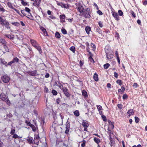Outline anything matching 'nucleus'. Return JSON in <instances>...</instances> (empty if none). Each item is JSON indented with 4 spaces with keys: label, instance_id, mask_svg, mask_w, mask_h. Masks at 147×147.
I'll list each match as a JSON object with an SVG mask.
<instances>
[{
    "label": "nucleus",
    "instance_id": "55",
    "mask_svg": "<svg viewBox=\"0 0 147 147\" xmlns=\"http://www.w3.org/2000/svg\"><path fill=\"white\" fill-rule=\"evenodd\" d=\"M21 3L24 6H26L28 4L27 2L24 1H22V2Z\"/></svg>",
    "mask_w": 147,
    "mask_h": 147
},
{
    "label": "nucleus",
    "instance_id": "39",
    "mask_svg": "<svg viewBox=\"0 0 147 147\" xmlns=\"http://www.w3.org/2000/svg\"><path fill=\"white\" fill-rule=\"evenodd\" d=\"M118 13L119 15L120 16H122L123 14V12L121 10H119L118 11Z\"/></svg>",
    "mask_w": 147,
    "mask_h": 147
},
{
    "label": "nucleus",
    "instance_id": "50",
    "mask_svg": "<svg viewBox=\"0 0 147 147\" xmlns=\"http://www.w3.org/2000/svg\"><path fill=\"white\" fill-rule=\"evenodd\" d=\"M128 96L126 94H124L123 96V99H125L127 98Z\"/></svg>",
    "mask_w": 147,
    "mask_h": 147
},
{
    "label": "nucleus",
    "instance_id": "14",
    "mask_svg": "<svg viewBox=\"0 0 147 147\" xmlns=\"http://www.w3.org/2000/svg\"><path fill=\"white\" fill-rule=\"evenodd\" d=\"M0 96L1 98V99L3 101H5V100L6 99H7L8 97L5 94H2Z\"/></svg>",
    "mask_w": 147,
    "mask_h": 147
},
{
    "label": "nucleus",
    "instance_id": "41",
    "mask_svg": "<svg viewBox=\"0 0 147 147\" xmlns=\"http://www.w3.org/2000/svg\"><path fill=\"white\" fill-rule=\"evenodd\" d=\"M25 11L28 13H30V11L31 10L30 9H29L28 7H25Z\"/></svg>",
    "mask_w": 147,
    "mask_h": 147
},
{
    "label": "nucleus",
    "instance_id": "5",
    "mask_svg": "<svg viewBox=\"0 0 147 147\" xmlns=\"http://www.w3.org/2000/svg\"><path fill=\"white\" fill-rule=\"evenodd\" d=\"M54 85L55 86H57L59 87L60 89L63 90V92H64V89L63 88V86L62 84L60 83L58 81H56L54 83Z\"/></svg>",
    "mask_w": 147,
    "mask_h": 147
},
{
    "label": "nucleus",
    "instance_id": "59",
    "mask_svg": "<svg viewBox=\"0 0 147 147\" xmlns=\"http://www.w3.org/2000/svg\"><path fill=\"white\" fill-rule=\"evenodd\" d=\"M5 11V9L3 7H1L0 8V11H2V12H4Z\"/></svg>",
    "mask_w": 147,
    "mask_h": 147
},
{
    "label": "nucleus",
    "instance_id": "19",
    "mask_svg": "<svg viewBox=\"0 0 147 147\" xmlns=\"http://www.w3.org/2000/svg\"><path fill=\"white\" fill-rule=\"evenodd\" d=\"M93 78L94 80L96 81H97L98 80V75L96 73H95L94 74Z\"/></svg>",
    "mask_w": 147,
    "mask_h": 147
},
{
    "label": "nucleus",
    "instance_id": "16",
    "mask_svg": "<svg viewBox=\"0 0 147 147\" xmlns=\"http://www.w3.org/2000/svg\"><path fill=\"white\" fill-rule=\"evenodd\" d=\"M35 126L33 124H32L30 126L32 128L33 131L34 132L36 131V128H37L36 123H35Z\"/></svg>",
    "mask_w": 147,
    "mask_h": 147
},
{
    "label": "nucleus",
    "instance_id": "11",
    "mask_svg": "<svg viewBox=\"0 0 147 147\" xmlns=\"http://www.w3.org/2000/svg\"><path fill=\"white\" fill-rule=\"evenodd\" d=\"M30 42L32 45L34 47L38 45L36 41L34 40H31Z\"/></svg>",
    "mask_w": 147,
    "mask_h": 147
},
{
    "label": "nucleus",
    "instance_id": "54",
    "mask_svg": "<svg viewBox=\"0 0 147 147\" xmlns=\"http://www.w3.org/2000/svg\"><path fill=\"white\" fill-rule=\"evenodd\" d=\"M114 77L116 78H118V74L116 72H115L114 73Z\"/></svg>",
    "mask_w": 147,
    "mask_h": 147
},
{
    "label": "nucleus",
    "instance_id": "48",
    "mask_svg": "<svg viewBox=\"0 0 147 147\" xmlns=\"http://www.w3.org/2000/svg\"><path fill=\"white\" fill-rule=\"evenodd\" d=\"M1 63L5 65H6L7 63V62H6L4 59H1Z\"/></svg>",
    "mask_w": 147,
    "mask_h": 147
},
{
    "label": "nucleus",
    "instance_id": "64",
    "mask_svg": "<svg viewBox=\"0 0 147 147\" xmlns=\"http://www.w3.org/2000/svg\"><path fill=\"white\" fill-rule=\"evenodd\" d=\"M138 86V84L136 83H134L133 85V86L135 88H136Z\"/></svg>",
    "mask_w": 147,
    "mask_h": 147
},
{
    "label": "nucleus",
    "instance_id": "60",
    "mask_svg": "<svg viewBox=\"0 0 147 147\" xmlns=\"http://www.w3.org/2000/svg\"><path fill=\"white\" fill-rule=\"evenodd\" d=\"M13 9H14L19 15L20 14V11L16 9L15 8H14Z\"/></svg>",
    "mask_w": 147,
    "mask_h": 147
},
{
    "label": "nucleus",
    "instance_id": "4",
    "mask_svg": "<svg viewBox=\"0 0 147 147\" xmlns=\"http://www.w3.org/2000/svg\"><path fill=\"white\" fill-rule=\"evenodd\" d=\"M1 24L3 26H5L7 29H10V27L9 26V23L5 20H3L1 23Z\"/></svg>",
    "mask_w": 147,
    "mask_h": 147
},
{
    "label": "nucleus",
    "instance_id": "63",
    "mask_svg": "<svg viewBox=\"0 0 147 147\" xmlns=\"http://www.w3.org/2000/svg\"><path fill=\"white\" fill-rule=\"evenodd\" d=\"M84 63L82 61H80V65L81 67L82 66Z\"/></svg>",
    "mask_w": 147,
    "mask_h": 147
},
{
    "label": "nucleus",
    "instance_id": "21",
    "mask_svg": "<svg viewBox=\"0 0 147 147\" xmlns=\"http://www.w3.org/2000/svg\"><path fill=\"white\" fill-rule=\"evenodd\" d=\"M67 89L65 88V95L67 97H69L70 96V94L67 92Z\"/></svg>",
    "mask_w": 147,
    "mask_h": 147
},
{
    "label": "nucleus",
    "instance_id": "46",
    "mask_svg": "<svg viewBox=\"0 0 147 147\" xmlns=\"http://www.w3.org/2000/svg\"><path fill=\"white\" fill-rule=\"evenodd\" d=\"M25 123L26 124L28 125L29 126H30L32 124L30 123V122L28 121L27 120H26L25 121Z\"/></svg>",
    "mask_w": 147,
    "mask_h": 147
},
{
    "label": "nucleus",
    "instance_id": "51",
    "mask_svg": "<svg viewBox=\"0 0 147 147\" xmlns=\"http://www.w3.org/2000/svg\"><path fill=\"white\" fill-rule=\"evenodd\" d=\"M97 108L98 111L101 110L102 109V106L100 105L98 106L97 107Z\"/></svg>",
    "mask_w": 147,
    "mask_h": 147
},
{
    "label": "nucleus",
    "instance_id": "62",
    "mask_svg": "<svg viewBox=\"0 0 147 147\" xmlns=\"http://www.w3.org/2000/svg\"><path fill=\"white\" fill-rule=\"evenodd\" d=\"M122 105L121 104H118V105H117V107H118L120 109H122Z\"/></svg>",
    "mask_w": 147,
    "mask_h": 147
},
{
    "label": "nucleus",
    "instance_id": "29",
    "mask_svg": "<svg viewBox=\"0 0 147 147\" xmlns=\"http://www.w3.org/2000/svg\"><path fill=\"white\" fill-rule=\"evenodd\" d=\"M74 115L77 117L80 114L79 111L78 110H76L74 112Z\"/></svg>",
    "mask_w": 147,
    "mask_h": 147
},
{
    "label": "nucleus",
    "instance_id": "37",
    "mask_svg": "<svg viewBox=\"0 0 147 147\" xmlns=\"http://www.w3.org/2000/svg\"><path fill=\"white\" fill-rule=\"evenodd\" d=\"M15 129H11L10 133L11 135H13L15 133Z\"/></svg>",
    "mask_w": 147,
    "mask_h": 147
},
{
    "label": "nucleus",
    "instance_id": "34",
    "mask_svg": "<svg viewBox=\"0 0 147 147\" xmlns=\"http://www.w3.org/2000/svg\"><path fill=\"white\" fill-rule=\"evenodd\" d=\"M106 55L107 58L108 59H111L113 57V55H109L107 54Z\"/></svg>",
    "mask_w": 147,
    "mask_h": 147
},
{
    "label": "nucleus",
    "instance_id": "24",
    "mask_svg": "<svg viewBox=\"0 0 147 147\" xmlns=\"http://www.w3.org/2000/svg\"><path fill=\"white\" fill-rule=\"evenodd\" d=\"M82 94L85 97L88 96L87 92L84 90H83L82 91Z\"/></svg>",
    "mask_w": 147,
    "mask_h": 147
},
{
    "label": "nucleus",
    "instance_id": "13",
    "mask_svg": "<svg viewBox=\"0 0 147 147\" xmlns=\"http://www.w3.org/2000/svg\"><path fill=\"white\" fill-rule=\"evenodd\" d=\"M34 47L38 51L40 54H41L42 53V51L40 47L38 45Z\"/></svg>",
    "mask_w": 147,
    "mask_h": 147
},
{
    "label": "nucleus",
    "instance_id": "42",
    "mask_svg": "<svg viewBox=\"0 0 147 147\" xmlns=\"http://www.w3.org/2000/svg\"><path fill=\"white\" fill-rule=\"evenodd\" d=\"M102 118L104 121H107V119L105 115H102Z\"/></svg>",
    "mask_w": 147,
    "mask_h": 147
},
{
    "label": "nucleus",
    "instance_id": "22",
    "mask_svg": "<svg viewBox=\"0 0 147 147\" xmlns=\"http://www.w3.org/2000/svg\"><path fill=\"white\" fill-rule=\"evenodd\" d=\"M94 140L95 142L98 144H99V143L100 142V139L96 137H95L94 138Z\"/></svg>",
    "mask_w": 147,
    "mask_h": 147
},
{
    "label": "nucleus",
    "instance_id": "17",
    "mask_svg": "<svg viewBox=\"0 0 147 147\" xmlns=\"http://www.w3.org/2000/svg\"><path fill=\"white\" fill-rule=\"evenodd\" d=\"M134 113L133 110V109H130L127 112V113L129 114V117L131 115L133 114Z\"/></svg>",
    "mask_w": 147,
    "mask_h": 147
},
{
    "label": "nucleus",
    "instance_id": "2",
    "mask_svg": "<svg viewBox=\"0 0 147 147\" xmlns=\"http://www.w3.org/2000/svg\"><path fill=\"white\" fill-rule=\"evenodd\" d=\"M76 8H77L78 11L79 12L80 14H81L84 10L83 6L80 3H76Z\"/></svg>",
    "mask_w": 147,
    "mask_h": 147
},
{
    "label": "nucleus",
    "instance_id": "58",
    "mask_svg": "<svg viewBox=\"0 0 147 147\" xmlns=\"http://www.w3.org/2000/svg\"><path fill=\"white\" fill-rule=\"evenodd\" d=\"M7 116L9 118H10L11 117H12V115L10 113H9V114H8L7 115Z\"/></svg>",
    "mask_w": 147,
    "mask_h": 147
},
{
    "label": "nucleus",
    "instance_id": "31",
    "mask_svg": "<svg viewBox=\"0 0 147 147\" xmlns=\"http://www.w3.org/2000/svg\"><path fill=\"white\" fill-rule=\"evenodd\" d=\"M7 5L8 6V7L11 8V9H13L14 8L12 6V4H11V3H10V2H8L7 3Z\"/></svg>",
    "mask_w": 147,
    "mask_h": 147
},
{
    "label": "nucleus",
    "instance_id": "9",
    "mask_svg": "<svg viewBox=\"0 0 147 147\" xmlns=\"http://www.w3.org/2000/svg\"><path fill=\"white\" fill-rule=\"evenodd\" d=\"M37 71L34 70L29 72V74L31 76H36L38 75V74H37Z\"/></svg>",
    "mask_w": 147,
    "mask_h": 147
},
{
    "label": "nucleus",
    "instance_id": "23",
    "mask_svg": "<svg viewBox=\"0 0 147 147\" xmlns=\"http://www.w3.org/2000/svg\"><path fill=\"white\" fill-rule=\"evenodd\" d=\"M85 30L86 33L89 34L90 31L91 30V28L87 26L85 28Z\"/></svg>",
    "mask_w": 147,
    "mask_h": 147
},
{
    "label": "nucleus",
    "instance_id": "12",
    "mask_svg": "<svg viewBox=\"0 0 147 147\" xmlns=\"http://www.w3.org/2000/svg\"><path fill=\"white\" fill-rule=\"evenodd\" d=\"M27 140L29 142V143L32 144H34L33 138L32 137H28L27 138Z\"/></svg>",
    "mask_w": 147,
    "mask_h": 147
},
{
    "label": "nucleus",
    "instance_id": "45",
    "mask_svg": "<svg viewBox=\"0 0 147 147\" xmlns=\"http://www.w3.org/2000/svg\"><path fill=\"white\" fill-rule=\"evenodd\" d=\"M12 138L15 139L18 138H19V136L16 134H14L13 135Z\"/></svg>",
    "mask_w": 147,
    "mask_h": 147
},
{
    "label": "nucleus",
    "instance_id": "33",
    "mask_svg": "<svg viewBox=\"0 0 147 147\" xmlns=\"http://www.w3.org/2000/svg\"><path fill=\"white\" fill-rule=\"evenodd\" d=\"M110 65L108 63H106L104 65V68L105 69H107L109 67Z\"/></svg>",
    "mask_w": 147,
    "mask_h": 147
},
{
    "label": "nucleus",
    "instance_id": "44",
    "mask_svg": "<svg viewBox=\"0 0 147 147\" xmlns=\"http://www.w3.org/2000/svg\"><path fill=\"white\" fill-rule=\"evenodd\" d=\"M66 20H68L69 22L71 23V22L73 20V18H69L67 17L66 18Z\"/></svg>",
    "mask_w": 147,
    "mask_h": 147
},
{
    "label": "nucleus",
    "instance_id": "15",
    "mask_svg": "<svg viewBox=\"0 0 147 147\" xmlns=\"http://www.w3.org/2000/svg\"><path fill=\"white\" fill-rule=\"evenodd\" d=\"M40 29L43 32L44 36H47L48 35L46 30L44 28L42 27H41L40 28Z\"/></svg>",
    "mask_w": 147,
    "mask_h": 147
},
{
    "label": "nucleus",
    "instance_id": "28",
    "mask_svg": "<svg viewBox=\"0 0 147 147\" xmlns=\"http://www.w3.org/2000/svg\"><path fill=\"white\" fill-rule=\"evenodd\" d=\"M60 17L61 19V22H64V20L63 19L64 18V15L63 14L61 15L60 16Z\"/></svg>",
    "mask_w": 147,
    "mask_h": 147
},
{
    "label": "nucleus",
    "instance_id": "38",
    "mask_svg": "<svg viewBox=\"0 0 147 147\" xmlns=\"http://www.w3.org/2000/svg\"><path fill=\"white\" fill-rule=\"evenodd\" d=\"M6 36H7L8 38L12 39L13 38V35H11L10 34H7L6 35Z\"/></svg>",
    "mask_w": 147,
    "mask_h": 147
},
{
    "label": "nucleus",
    "instance_id": "27",
    "mask_svg": "<svg viewBox=\"0 0 147 147\" xmlns=\"http://www.w3.org/2000/svg\"><path fill=\"white\" fill-rule=\"evenodd\" d=\"M0 42L2 43L3 45H6V42L3 39H0Z\"/></svg>",
    "mask_w": 147,
    "mask_h": 147
},
{
    "label": "nucleus",
    "instance_id": "20",
    "mask_svg": "<svg viewBox=\"0 0 147 147\" xmlns=\"http://www.w3.org/2000/svg\"><path fill=\"white\" fill-rule=\"evenodd\" d=\"M82 125L84 127H88L89 126L88 123L85 121H83L82 122Z\"/></svg>",
    "mask_w": 147,
    "mask_h": 147
},
{
    "label": "nucleus",
    "instance_id": "30",
    "mask_svg": "<svg viewBox=\"0 0 147 147\" xmlns=\"http://www.w3.org/2000/svg\"><path fill=\"white\" fill-rule=\"evenodd\" d=\"M70 50L73 53H74L75 51V48L74 46H72L70 48Z\"/></svg>",
    "mask_w": 147,
    "mask_h": 147
},
{
    "label": "nucleus",
    "instance_id": "43",
    "mask_svg": "<svg viewBox=\"0 0 147 147\" xmlns=\"http://www.w3.org/2000/svg\"><path fill=\"white\" fill-rule=\"evenodd\" d=\"M58 5H60L62 7L64 8V4L62 3H57Z\"/></svg>",
    "mask_w": 147,
    "mask_h": 147
},
{
    "label": "nucleus",
    "instance_id": "26",
    "mask_svg": "<svg viewBox=\"0 0 147 147\" xmlns=\"http://www.w3.org/2000/svg\"><path fill=\"white\" fill-rule=\"evenodd\" d=\"M4 101L6 103L7 105H8L9 106L10 105H11L10 102V100H9L8 98L7 99H6V100H5V101Z\"/></svg>",
    "mask_w": 147,
    "mask_h": 147
},
{
    "label": "nucleus",
    "instance_id": "52",
    "mask_svg": "<svg viewBox=\"0 0 147 147\" xmlns=\"http://www.w3.org/2000/svg\"><path fill=\"white\" fill-rule=\"evenodd\" d=\"M98 24H99V26L100 27L102 28L103 26V24H102V23L101 22V21L99 22H98Z\"/></svg>",
    "mask_w": 147,
    "mask_h": 147
},
{
    "label": "nucleus",
    "instance_id": "56",
    "mask_svg": "<svg viewBox=\"0 0 147 147\" xmlns=\"http://www.w3.org/2000/svg\"><path fill=\"white\" fill-rule=\"evenodd\" d=\"M13 63V61H12V60L10 61V62H9V63L6 65V66H7V65H11V64Z\"/></svg>",
    "mask_w": 147,
    "mask_h": 147
},
{
    "label": "nucleus",
    "instance_id": "53",
    "mask_svg": "<svg viewBox=\"0 0 147 147\" xmlns=\"http://www.w3.org/2000/svg\"><path fill=\"white\" fill-rule=\"evenodd\" d=\"M97 12L100 15H101L102 14V12L100 10L97 11Z\"/></svg>",
    "mask_w": 147,
    "mask_h": 147
},
{
    "label": "nucleus",
    "instance_id": "10",
    "mask_svg": "<svg viewBox=\"0 0 147 147\" xmlns=\"http://www.w3.org/2000/svg\"><path fill=\"white\" fill-rule=\"evenodd\" d=\"M39 136L38 135H37L36 137H35L34 138V143L36 144H38L39 142Z\"/></svg>",
    "mask_w": 147,
    "mask_h": 147
},
{
    "label": "nucleus",
    "instance_id": "35",
    "mask_svg": "<svg viewBox=\"0 0 147 147\" xmlns=\"http://www.w3.org/2000/svg\"><path fill=\"white\" fill-rule=\"evenodd\" d=\"M12 24L16 26H18L20 25V24L18 22H14L12 23Z\"/></svg>",
    "mask_w": 147,
    "mask_h": 147
},
{
    "label": "nucleus",
    "instance_id": "36",
    "mask_svg": "<svg viewBox=\"0 0 147 147\" xmlns=\"http://www.w3.org/2000/svg\"><path fill=\"white\" fill-rule=\"evenodd\" d=\"M52 93L54 95H56L57 94V92L54 90H52Z\"/></svg>",
    "mask_w": 147,
    "mask_h": 147
},
{
    "label": "nucleus",
    "instance_id": "3",
    "mask_svg": "<svg viewBox=\"0 0 147 147\" xmlns=\"http://www.w3.org/2000/svg\"><path fill=\"white\" fill-rule=\"evenodd\" d=\"M10 77L7 75H4L1 77L2 80L4 83H8L10 80Z\"/></svg>",
    "mask_w": 147,
    "mask_h": 147
},
{
    "label": "nucleus",
    "instance_id": "47",
    "mask_svg": "<svg viewBox=\"0 0 147 147\" xmlns=\"http://www.w3.org/2000/svg\"><path fill=\"white\" fill-rule=\"evenodd\" d=\"M135 122L137 123L139 122V118L137 117H135Z\"/></svg>",
    "mask_w": 147,
    "mask_h": 147
},
{
    "label": "nucleus",
    "instance_id": "40",
    "mask_svg": "<svg viewBox=\"0 0 147 147\" xmlns=\"http://www.w3.org/2000/svg\"><path fill=\"white\" fill-rule=\"evenodd\" d=\"M116 82L120 85H121L122 84L121 82V80H117L116 81Z\"/></svg>",
    "mask_w": 147,
    "mask_h": 147
},
{
    "label": "nucleus",
    "instance_id": "7",
    "mask_svg": "<svg viewBox=\"0 0 147 147\" xmlns=\"http://www.w3.org/2000/svg\"><path fill=\"white\" fill-rule=\"evenodd\" d=\"M70 127V122L67 121L66 123V130L65 132L66 134H68Z\"/></svg>",
    "mask_w": 147,
    "mask_h": 147
},
{
    "label": "nucleus",
    "instance_id": "18",
    "mask_svg": "<svg viewBox=\"0 0 147 147\" xmlns=\"http://www.w3.org/2000/svg\"><path fill=\"white\" fill-rule=\"evenodd\" d=\"M27 18L30 19L34 20V17L32 16L31 13H28V14L27 16H26Z\"/></svg>",
    "mask_w": 147,
    "mask_h": 147
},
{
    "label": "nucleus",
    "instance_id": "57",
    "mask_svg": "<svg viewBox=\"0 0 147 147\" xmlns=\"http://www.w3.org/2000/svg\"><path fill=\"white\" fill-rule=\"evenodd\" d=\"M4 48L5 49V50L6 51H8V48L7 47V46L6 45H4Z\"/></svg>",
    "mask_w": 147,
    "mask_h": 147
},
{
    "label": "nucleus",
    "instance_id": "49",
    "mask_svg": "<svg viewBox=\"0 0 147 147\" xmlns=\"http://www.w3.org/2000/svg\"><path fill=\"white\" fill-rule=\"evenodd\" d=\"M130 13H131V14L132 15V16L134 17V18L136 17V15L134 12L132 11L131 10L130 11Z\"/></svg>",
    "mask_w": 147,
    "mask_h": 147
},
{
    "label": "nucleus",
    "instance_id": "25",
    "mask_svg": "<svg viewBox=\"0 0 147 147\" xmlns=\"http://www.w3.org/2000/svg\"><path fill=\"white\" fill-rule=\"evenodd\" d=\"M19 59L17 57H15L14 58L13 60H12V61H13V63H17L18 62L19 60Z\"/></svg>",
    "mask_w": 147,
    "mask_h": 147
},
{
    "label": "nucleus",
    "instance_id": "6",
    "mask_svg": "<svg viewBox=\"0 0 147 147\" xmlns=\"http://www.w3.org/2000/svg\"><path fill=\"white\" fill-rule=\"evenodd\" d=\"M41 2V0H35L34 2L33 3V5L37 8H38L40 6Z\"/></svg>",
    "mask_w": 147,
    "mask_h": 147
},
{
    "label": "nucleus",
    "instance_id": "61",
    "mask_svg": "<svg viewBox=\"0 0 147 147\" xmlns=\"http://www.w3.org/2000/svg\"><path fill=\"white\" fill-rule=\"evenodd\" d=\"M85 140L83 141L82 143L81 144V146L82 147H84L85 146Z\"/></svg>",
    "mask_w": 147,
    "mask_h": 147
},
{
    "label": "nucleus",
    "instance_id": "1",
    "mask_svg": "<svg viewBox=\"0 0 147 147\" xmlns=\"http://www.w3.org/2000/svg\"><path fill=\"white\" fill-rule=\"evenodd\" d=\"M90 9L88 8L86 10H84L82 13L84 17L86 18H89L90 17Z\"/></svg>",
    "mask_w": 147,
    "mask_h": 147
},
{
    "label": "nucleus",
    "instance_id": "8",
    "mask_svg": "<svg viewBox=\"0 0 147 147\" xmlns=\"http://www.w3.org/2000/svg\"><path fill=\"white\" fill-rule=\"evenodd\" d=\"M111 13L113 16L116 20L118 21L119 20V18L117 13L113 11L111 12Z\"/></svg>",
    "mask_w": 147,
    "mask_h": 147
},
{
    "label": "nucleus",
    "instance_id": "32",
    "mask_svg": "<svg viewBox=\"0 0 147 147\" xmlns=\"http://www.w3.org/2000/svg\"><path fill=\"white\" fill-rule=\"evenodd\" d=\"M55 35L56 38H60V35L59 34V33L58 32H56Z\"/></svg>",
    "mask_w": 147,
    "mask_h": 147
}]
</instances>
